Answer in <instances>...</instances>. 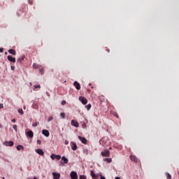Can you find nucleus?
Returning a JSON list of instances; mask_svg holds the SVG:
<instances>
[{
	"mask_svg": "<svg viewBox=\"0 0 179 179\" xmlns=\"http://www.w3.org/2000/svg\"><path fill=\"white\" fill-rule=\"evenodd\" d=\"M101 156H103V157H110V150H104L101 152Z\"/></svg>",
	"mask_w": 179,
	"mask_h": 179,
	"instance_id": "nucleus-1",
	"label": "nucleus"
},
{
	"mask_svg": "<svg viewBox=\"0 0 179 179\" xmlns=\"http://www.w3.org/2000/svg\"><path fill=\"white\" fill-rule=\"evenodd\" d=\"M70 177L71 179H78V173H76V171H71L70 173Z\"/></svg>",
	"mask_w": 179,
	"mask_h": 179,
	"instance_id": "nucleus-2",
	"label": "nucleus"
},
{
	"mask_svg": "<svg viewBox=\"0 0 179 179\" xmlns=\"http://www.w3.org/2000/svg\"><path fill=\"white\" fill-rule=\"evenodd\" d=\"M78 139L79 141H80L82 142V143H83L84 145H86V143H87V139H86V138L85 137H82L80 136H78Z\"/></svg>",
	"mask_w": 179,
	"mask_h": 179,
	"instance_id": "nucleus-3",
	"label": "nucleus"
},
{
	"mask_svg": "<svg viewBox=\"0 0 179 179\" xmlns=\"http://www.w3.org/2000/svg\"><path fill=\"white\" fill-rule=\"evenodd\" d=\"M79 100L82 102V104H87V99L85 96H80Z\"/></svg>",
	"mask_w": 179,
	"mask_h": 179,
	"instance_id": "nucleus-4",
	"label": "nucleus"
},
{
	"mask_svg": "<svg viewBox=\"0 0 179 179\" xmlns=\"http://www.w3.org/2000/svg\"><path fill=\"white\" fill-rule=\"evenodd\" d=\"M71 125L76 128H79V122L75 120H71Z\"/></svg>",
	"mask_w": 179,
	"mask_h": 179,
	"instance_id": "nucleus-5",
	"label": "nucleus"
},
{
	"mask_svg": "<svg viewBox=\"0 0 179 179\" xmlns=\"http://www.w3.org/2000/svg\"><path fill=\"white\" fill-rule=\"evenodd\" d=\"M3 145L5 146H13L15 145V143H13V141H5L3 143Z\"/></svg>",
	"mask_w": 179,
	"mask_h": 179,
	"instance_id": "nucleus-6",
	"label": "nucleus"
},
{
	"mask_svg": "<svg viewBox=\"0 0 179 179\" xmlns=\"http://www.w3.org/2000/svg\"><path fill=\"white\" fill-rule=\"evenodd\" d=\"M129 159L134 163H138V158L135 155H130Z\"/></svg>",
	"mask_w": 179,
	"mask_h": 179,
	"instance_id": "nucleus-7",
	"label": "nucleus"
},
{
	"mask_svg": "<svg viewBox=\"0 0 179 179\" xmlns=\"http://www.w3.org/2000/svg\"><path fill=\"white\" fill-rule=\"evenodd\" d=\"M53 178L54 179H59L61 177V174L57 173V172H53L52 173Z\"/></svg>",
	"mask_w": 179,
	"mask_h": 179,
	"instance_id": "nucleus-8",
	"label": "nucleus"
},
{
	"mask_svg": "<svg viewBox=\"0 0 179 179\" xmlns=\"http://www.w3.org/2000/svg\"><path fill=\"white\" fill-rule=\"evenodd\" d=\"M42 134L43 135H44L45 136H46L47 138H48V136H50V131L46 129H43L42 131Z\"/></svg>",
	"mask_w": 179,
	"mask_h": 179,
	"instance_id": "nucleus-9",
	"label": "nucleus"
},
{
	"mask_svg": "<svg viewBox=\"0 0 179 179\" xmlns=\"http://www.w3.org/2000/svg\"><path fill=\"white\" fill-rule=\"evenodd\" d=\"M7 59H8V61H10V62H16V59L10 55H8L7 57Z\"/></svg>",
	"mask_w": 179,
	"mask_h": 179,
	"instance_id": "nucleus-10",
	"label": "nucleus"
},
{
	"mask_svg": "<svg viewBox=\"0 0 179 179\" xmlns=\"http://www.w3.org/2000/svg\"><path fill=\"white\" fill-rule=\"evenodd\" d=\"M73 85L75 86L76 89H77V90H80V84L78 83V81H75Z\"/></svg>",
	"mask_w": 179,
	"mask_h": 179,
	"instance_id": "nucleus-11",
	"label": "nucleus"
},
{
	"mask_svg": "<svg viewBox=\"0 0 179 179\" xmlns=\"http://www.w3.org/2000/svg\"><path fill=\"white\" fill-rule=\"evenodd\" d=\"M90 176H92V178L93 179H99V176H98V175H96V174L94 173V171H91V172H90Z\"/></svg>",
	"mask_w": 179,
	"mask_h": 179,
	"instance_id": "nucleus-12",
	"label": "nucleus"
},
{
	"mask_svg": "<svg viewBox=\"0 0 179 179\" xmlns=\"http://www.w3.org/2000/svg\"><path fill=\"white\" fill-rule=\"evenodd\" d=\"M71 144L72 150H76V149H78V145H76V143H75L74 142H71Z\"/></svg>",
	"mask_w": 179,
	"mask_h": 179,
	"instance_id": "nucleus-13",
	"label": "nucleus"
},
{
	"mask_svg": "<svg viewBox=\"0 0 179 179\" xmlns=\"http://www.w3.org/2000/svg\"><path fill=\"white\" fill-rule=\"evenodd\" d=\"M36 152L38 153V155H40V156H44V151H43V150L37 149L36 150Z\"/></svg>",
	"mask_w": 179,
	"mask_h": 179,
	"instance_id": "nucleus-14",
	"label": "nucleus"
},
{
	"mask_svg": "<svg viewBox=\"0 0 179 179\" xmlns=\"http://www.w3.org/2000/svg\"><path fill=\"white\" fill-rule=\"evenodd\" d=\"M27 135H28L30 138H33V136H34V134H33V131L31 130L27 131Z\"/></svg>",
	"mask_w": 179,
	"mask_h": 179,
	"instance_id": "nucleus-15",
	"label": "nucleus"
},
{
	"mask_svg": "<svg viewBox=\"0 0 179 179\" xmlns=\"http://www.w3.org/2000/svg\"><path fill=\"white\" fill-rule=\"evenodd\" d=\"M9 54H12L13 55H16V50L14 49H10L8 50Z\"/></svg>",
	"mask_w": 179,
	"mask_h": 179,
	"instance_id": "nucleus-16",
	"label": "nucleus"
},
{
	"mask_svg": "<svg viewBox=\"0 0 179 179\" xmlns=\"http://www.w3.org/2000/svg\"><path fill=\"white\" fill-rule=\"evenodd\" d=\"M33 68H34L35 69H38H38L41 68V65H38V64L34 63V64H33Z\"/></svg>",
	"mask_w": 179,
	"mask_h": 179,
	"instance_id": "nucleus-17",
	"label": "nucleus"
},
{
	"mask_svg": "<svg viewBox=\"0 0 179 179\" xmlns=\"http://www.w3.org/2000/svg\"><path fill=\"white\" fill-rule=\"evenodd\" d=\"M62 160H63V162L65 163V164H68V162H69L68 160V159L66 157H62Z\"/></svg>",
	"mask_w": 179,
	"mask_h": 179,
	"instance_id": "nucleus-18",
	"label": "nucleus"
},
{
	"mask_svg": "<svg viewBox=\"0 0 179 179\" xmlns=\"http://www.w3.org/2000/svg\"><path fill=\"white\" fill-rule=\"evenodd\" d=\"M103 162H107V163H111V162H113V159H111V158H104Z\"/></svg>",
	"mask_w": 179,
	"mask_h": 179,
	"instance_id": "nucleus-19",
	"label": "nucleus"
},
{
	"mask_svg": "<svg viewBox=\"0 0 179 179\" xmlns=\"http://www.w3.org/2000/svg\"><path fill=\"white\" fill-rule=\"evenodd\" d=\"M24 59V56H22L21 57H20L19 59H17V62H22V61H23Z\"/></svg>",
	"mask_w": 179,
	"mask_h": 179,
	"instance_id": "nucleus-20",
	"label": "nucleus"
},
{
	"mask_svg": "<svg viewBox=\"0 0 179 179\" xmlns=\"http://www.w3.org/2000/svg\"><path fill=\"white\" fill-rule=\"evenodd\" d=\"M39 72H40L41 75H44V68L40 67Z\"/></svg>",
	"mask_w": 179,
	"mask_h": 179,
	"instance_id": "nucleus-21",
	"label": "nucleus"
},
{
	"mask_svg": "<svg viewBox=\"0 0 179 179\" xmlns=\"http://www.w3.org/2000/svg\"><path fill=\"white\" fill-rule=\"evenodd\" d=\"M16 149L17 150H20V149H24V148L22 145H19L16 147Z\"/></svg>",
	"mask_w": 179,
	"mask_h": 179,
	"instance_id": "nucleus-22",
	"label": "nucleus"
},
{
	"mask_svg": "<svg viewBox=\"0 0 179 179\" xmlns=\"http://www.w3.org/2000/svg\"><path fill=\"white\" fill-rule=\"evenodd\" d=\"M41 86L40 85H34V90H37V89H41Z\"/></svg>",
	"mask_w": 179,
	"mask_h": 179,
	"instance_id": "nucleus-23",
	"label": "nucleus"
},
{
	"mask_svg": "<svg viewBox=\"0 0 179 179\" xmlns=\"http://www.w3.org/2000/svg\"><path fill=\"white\" fill-rule=\"evenodd\" d=\"M85 108L89 111L90 108H92V104L89 103L88 105L85 106Z\"/></svg>",
	"mask_w": 179,
	"mask_h": 179,
	"instance_id": "nucleus-24",
	"label": "nucleus"
},
{
	"mask_svg": "<svg viewBox=\"0 0 179 179\" xmlns=\"http://www.w3.org/2000/svg\"><path fill=\"white\" fill-rule=\"evenodd\" d=\"M38 125H40V122H38L32 124V127H38Z\"/></svg>",
	"mask_w": 179,
	"mask_h": 179,
	"instance_id": "nucleus-25",
	"label": "nucleus"
},
{
	"mask_svg": "<svg viewBox=\"0 0 179 179\" xmlns=\"http://www.w3.org/2000/svg\"><path fill=\"white\" fill-rule=\"evenodd\" d=\"M18 113L20 114V115H23L24 114L23 109L22 108L18 109Z\"/></svg>",
	"mask_w": 179,
	"mask_h": 179,
	"instance_id": "nucleus-26",
	"label": "nucleus"
},
{
	"mask_svg": "<svg viewBox=\"0 0 179 179\" xmlns=\"http://www.w3.org/2000/svg\"><path fill=\"white\" fill-rule=\"evenodd\" d=\"M55 158H56V155L52 154L50 155V159H52V160H55Z\"/></svg>",
	"mask_w": 179,
	"mask_h": 179,
	"instance_id": "nucleus-27",
	"label": "nucleus"
},
{
	"mask_svg": "<svg viewBox=\"0 0 179 179\" xmlns=\"http://www.w3.org/2000/svg\"><path fill=\"white\" fill-rule=\"evenodd\" d=\"M13 128L15 131V132H17V124H14L13 126Z\"/></svg>",
	"mask_w": 179,
	"mask_h": 179,
	"instance_id": "nucleus-28",
	"label": "nucleus"
},
{
	"mask_svg": "<svg viewBox=\"0 0 179 179\" xmlns=\"http://www.w3.org/2000/svg\"><path fill=\"white\" fill-rule=\"evenodd\" d=\"M87 178H86V176L85 175H80V179H87Z\"/></svg>",
	"mask_w": 179,
	"mask_h": 179,
	"instance_id": "nucleus-29",
	"label": "nucleus"
},
{
	"mask_svg": "<svg viewBox=\"0 0 179 179\" xmlns=\"http://www.w3.org/2000/svg\"><path fill=\"white\" fill-rule=\"evenodd\" d=\"M166 179H171V175L170 173H166Z\"/></svg>",
	"mask_w": 179,
	"mask_h": 179,
	"instance_id": "nucleus-30",
	"label": "nucleus"
},
{
	"mask_svg": "<svg viewBox=\"0 0 179 179\" xmlns=\"http://www.w3.org/2000/svg\"><path fill=\"white\" fill-rule=\"evenodd\" d=\"M52 120H54V117L50 116V117H49L48 122H50V121H52Z\"/></svg>",
	"mask_w": 179,
	"mask_h": 179,
	"instance_id": "nucleus-31",
	"label": "nucleus"
},
{
	"mask_svg": "<svg viewBox=\"0 0 179 179\" xmlns=\"http://www.w3.org/2000/svg\"><path fill=\"white\" fill-rule=\"evenodd\" d=\"M60 116L62 117V118H65V113H60Z\"/></svg>",
	"mask_w": 179,
	"mask_h": 179,
	"instance_id": "nucleus-32",
	"label": "nucleus"
},
{
	"mask_svg": "<svg viewBox=\"0 0 179 179\" xmlns=\"http://www.w3.org/2000/svg\"><path fill=\"white\" fill-rule=\"evenodd\" d=\"M56 158L55 159H57V160H60V159H61V155H56V157H55Z\"/></svg>",
	"mask_w": 179,
	"mask_h": 179,
	"instance_id": "nucleus-33",
	"label": "nucleus"
},
{
	"mask_svg": "<svg viewBox=\"0 0 179 179\" xmlns=\"http://www.w3.org/2000/svg\"><path fill=\"white\" fill-rule=\"evenodd\" d=\"M66 104V101L64 100L62 101V106H65Z\"/></svg>",
	"mask_w": 179,
	"mask_h": 179,
	"instance_id": "nucleus-34",
	"label": "nucleus"
},
{
	"mask_svg": "<svg viewBox=\"0 0 179 179\" xmlns=\"http://www.w3.org/2000/svg\"><path fill=\"white\" fill-rule=\"evenodd\" d=\"M37 144L38 145H41V140H37Z\"/></svg>",
	"mask_w": 179,
	"mask_h": 179,
	"instance_id": "nucleus-35",
	"label": "nucleus"
},
{
	"mask_svg": "<svg viewBox=\"0 0 179 179\" xmlns=\"http://www.w3.org/2000/svg\"><path fill=\"white\" fill-rule=\"evenodd\" d=\"M10 69H11L12 71H15V66H11Z\"/></svg>",
	"mask_w": 179,
	"mask_h": 179,
	"instance_id": "nucleus-36",
	"label": "nucleus"
},
{
	"mask_svg": "<svg viewBox=\"0 0 179 179\" xmlns=\"http://www.w3.org/2000/svg\"><path fill=\"white\" fill-rule=\"evenodd\" d=\"M101 179H106V177L103 176V175H100Z\"/></svg>",
	"mask_w": 179,
	"mask_h": 179,
	"instance_id": "nucleus-37",
	"label": "nucleus"
},
{
	"mask_svg": "<svg viewBox=\"0 0 179 179\" xmlns=\"http://www.w3.org/2000/svg\"><path fill=\"white\" fill-rule=\"evenodd\" d=\"M103 141H104V138H102V139H101V140L99 141V143L101 144V142H103Z\"/></svg>",
	"mask_w": 179,
	"mask_h": 179,
	"instance_id": "nucleus-38",
	"label": "nucleus"
},
{
	"mask_svg": "<svg viewBox=\"0 0 179 179\" xmlns=\"http://www.w3.org/2000/svg\"><path fill=\"white\" fill-rule=\"evenodd\" d=\"M64 143H65V145H68L69 143V141H65Z\"/></svg>",
	"mask_w": 179,
	"mask_h": 179,
	"instance_id": "nucleus-39",
	"label": "nucleus"
},
{
	"mask_svg": "<svg viewBox=\"0 0 179 179\" xmlns=\"http://www.w3.org/2000/svg\"><path fill=\"white\" fill-rule=\"evenodd\" d=\"M0 52H3V48H0Z\"/></svg>",
	"mask_w": 179,
	"mask_h": 179,
	"instance_id": "nucleus-40",
	"label": "nucleus"
},
{
	"mask_svg": "<svg viewBox=\"0 0 179 179\" xmlns=\"http://www.w3.org/2000/svg\"><path fill=\"white\" fill-rule=\"evenodd\" d=\"M11 121H12V122H14V123L16 122V120L15 119H13Z\"/></svg>",
	"mask_w": 179,
	"mask_h": 179,
	"instance_id": "nucleus-41",
	"label": "nucleus"
},
{
	"mask_svg": "<svg viewBox=\"0 0 179 179\" xmlns=\"http://www.w3.org/2000/svg\"><path fill=\"white\" fill-rule=\"evenodd\" d=\"M29 4H30V5H32V4H33V1H31L29 0Z\"/></svg>",
	"mask_w": 179,
	"mask_h": 179,
	"instance_id": "nucleus-42",
	"label": "nucleus"
},
{
	"mask_svg": "<svg viewBox=\"0 0 179 179\" xmlns=\"http://www.w3.org/2000/svg\"><path fill=\"white\" fill-rule=\"evenodd\" d=\"M115 179H121V178H120V177L117 176V177H115Z\"/></svg>",
	"mask_w": 179,
	"mask_h": 179,
	"instance_id": "nucleus-43",
	"label": "nucleus"
},
{
	"mask_svg": "<svg viewBox=\"0 0 179 179\" xmlns=\"http://www.w3.org/2000/svg\"><path fill=\"white\" fill-rule=\"evenodd\" d=\"M107 52H110V49H106Z\"/></svg>",
	"mask_w": 179,
	"mask_h": 179,
	"instance_id": "nucleus-44",
	"label": "nucleus"
},
{
	"mask_svg": "<svg viewBox=\"0 0 179 179\" xmlns=\"http://www.w3.org/2000/svg\"><path fill=\"white\" fill-rule=\"evenodd\" d=\"M5 55H8V52H5Z\"/></svg>",
	"mask_w": 179,
	"mask_h": 179,
	"instance_id": "nucleus-45",
	"label": "nucleus"
},
{
	"mask_svg": "<svg viewBox=\"0 0 179 179\" xmlns=\"http://www.w3.org/2000/svg\"><path fill=\"white\" fill-rule=\"evenodd\" d=\"M29 85H30V86H31V85H33L31 83H29Z\"/></svg>",
	"mask_w": 179,
	"mask_h": 179,
	"instance_id": "nucleus-46",
	"label": "nucleus"
},
{
	"mask_svg": "<svg viewBox=\"0 0 179 179\" xmlns=\"http://www.w3.org/2000/svg\"><path fill=\"white\" fill-rule=\"evenodd\" d=\"M0 108H2V105H0Z\"/></svg>",
	"mask_w": 179,
	"mask_h": 179,
	"instance_id": "nucleus-47",
	"label": "nucleus"
},
{
	"mask_svg": "<svg viewBox=\"0 0 179 179\" xmlns=\"http://www.w3.org/2000/svg\"><path fill=\"white\" fill-rule=\"evenodd\" d=\"M92 85V84L91 83H90V86H91Z\"/></svg>",
	"mask_w": 179,
	"mask_h": 179,
	"instance_id": "nucleus-48",
	"label": "nucleus"
},
{
	"mask_svg": "<svg viewBox=\"0 0 179 179\" xmlns=\"http://www.w3.org/2000/svg\"><path fill=\"white\" fill-rule=\"evenodd\" d=\"M109 149H110V150H111V148H110Z\"/></svg>",
	"mask_w": 179,
	"mask_h": 179,
	"instance_id": "nucleus-49",
	"label": "nucleus"
},
{
	"mask_svg": "<svg viewBox=\"0 0 179 179\" xmlns=\"http://www.w3.org/2000/svg\"><path fill=\"white\" fill-rule=\"evenodd\" d=\"M28 179H30V178H28Z\"/></svg>",
	"mask_w": 179,
	"mask_h": 179,
	"instance_id": "nucleus-50",
	"label": "nucleus"
}]
</instances>
